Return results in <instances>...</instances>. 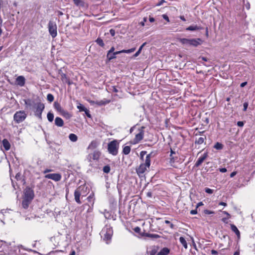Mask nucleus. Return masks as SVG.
Listing matches in <instances>:
<instances>
[{
    "mask_svg": "<svg viewBox=\"0 0 255 255\" xmlns=\"http://www.w3.org/2000/svg\"><path fill=\"white\" fill-rule=\"evenodd\" d=\"M48 31L51 36L54 38L57 36V25L55 22L50 21L48 23Z\"/></svg>",
    "mask_w": 255,
    "mask_h": 255,
    "instance_id": "6e6552de",
    "label": "nucleus"
},
{
    "mask_svg": "<svg viewBox=\"0 0 255 255\" xmlns=\"http://www.w3.org/2000/svg\"><path fill=\"white\" fill-rule=\"evenodd\" d=\"M166 1L164 0H161L156 5L157 6H160L163 4L164 2H165Z\"/></svg>",
    "mask_w": 255,
    "mask_h": 255,
    "instance_id": "4d7b16f0",
    "label": "nucleus"
},
{
    "mask_svg": "<svg viewBox=\"0 0 255 255\" xmlns=\"http://www.w3.org/2000/svg\"><path fill=\"white\" fill-rule=\"evenodd\" d=\"M151 153L148 154L145 157V162L141 163L139 167L136 169L137 174L139 176L142 175L149 168L150 165Z\"/></svg>",
    "mask_w": 255,
    "mask_h": 255,
    "instance_id": "f03ea898",
    "label": "nucleus"
},
{
    "mask_svg": "<svg viewBox=\"0 0 255 255\" xmlns=\"http://www.w3.org/2000/svg\"><path fill=\"white\" fill-rule=\"evenodd\" d=\"M94 194H92L90 195H89L87 197V200L91 204V205H93L94 203Z\"/></svg>",
    "mask_w": 255,
    "mask_h": 255,
    "instance_id": "bb28decb",
    "label": "nucleus"
},
{
    "mask_svg": "<svg viewBox=\"0 0 255 255\" xmlns=\"http://www.w3.org/2000/svg\"><path fill=\"white\" fill-rule=\"evenodd\" d=\"M107 57L109 61L116 58L115 52L112 53H107Z\"/></svg>",
    "mask_w": 255,
    "mask_h": 255,
    "instance_id": "7c9ffc66",
    "label": "nucleus"
},
{
    "mask_svg": "<svg viewBox=\"0 0 255 255\" xmlns=\"http://www.w3.org/2000/svg\"><path fill=\"white\" fill-rule=\"evenodd\" d=\"M87 187H86L85 185H81L78 188H77L74 192V198L75 201L78 203L81 204V202L80 200V197L81 195H82L83 196H85L84 195H83L84 193V191L85 189H87Z\"/></svg>",
    "mask_w": 255,
    "mask_h": 255,
    "instance_id": "423d86ee",
    "label": "nucleus"
},
{
    "mask_svg": "<svg viewBox=\"0 0 255 255\" xmlns=\"http://www.w3.org/2000/svg\"><path fill=\"white\" fill-rule=\"evenodd\" d=\"M146 236L148 237H150L151 238H154V239H157L160 237V236L158 235L157 234H146Z\"/></svg>",
    "mask_w": 255,
    "mask_h": 255,
    "instance_id": "f704fd0d",
    "label": "nucleus"
},
{
    "mask_svg": "<svg viewBox=\"0 0 255 255\" xmlns=\"http://www.w3.org/2000/svg\"><path fill=\"white\" fill-rule=\"evenodd\" d=\"M208 156L207 153H204L201 156H200L197 161H196V163L195 164L194 166L195 167H198L207 158Z\"/></svg>",
    "mask_w": 255,
    "mask_h": 255,
    "instance_id": "ddd939ff",
    "label": "nucleus"
},
{
    "mask_svg": "<svg viewBox=\"0 0 255 255\" xmlns=\"http://www.w3.org/2000/svg\"><path fill=\"white\" fill-rule=\"evenodd\" d=\"M36 111H35V115L39 119H42V113L44 109V105L41 103H37L34 104Z\"/></svg>",
    "mask_w": 255,
    "mask_h": 255,
    "instance_id": "1a4fd4ad",
    "label": "nucleus"
},
{
    "mask_svg": "<svg viewBox=\"0 0 255 255\" xmlns=\"http://www.w3.org/2000/svg\"><path fill=\"white\" fill-rule=\"evenodd\" d=\"M119 143L116 140H114L109 143L108 150L110 154L116 155L118 153Z\"/></svg>",
    "mask_w": 255,
    "mask_h": 255,
    "instance_id": "39448f33",
    "label": "nucleus"
},
{
    "mask_svg": "<svg viewBox=\"0 0 255 255\" xmlns=\"http://www.w3.org/2000/svg\"><path fill=\"white\" fill-rule=\"evenodd\" d=\"M77 108L80 111L87 112V109L82 105L78 106Z\"/></svg>",
    "mask_w": 255,
    "mask_h": 255,
    "instance_id": "a19ab883",
    "label": "nucleus"
},
{
    "mask_svg": "<svg viewBox=\"0 0 255 255\" xmlns=\"http://www.w3.org/2000/svg\"><path fill=\"white\" fill-rule=\"evenodd\" d=\"M112 88V90L113 91V92L115 93L118 92L119 91L115 86H113Z\"/></svg>",
    "mask_w": 255,
    "mask_h": 255,
    "instance_id": "6e6d98bb",
    "label": "nucleus"
},
{
    "mask_svg": "<svg viewBox=\"0 0 255 255\" xmlns=\"http://www.w3.org/2000/svg\"><path fill=\"white\" fill-rule=\"evenodd\" d=\"M142 49V47H140L139 48L138 50H137V51L134 54L133 56L134 57L138 56L139 55V54L140 53Z\"/></svg>",
    "mask_w": 255,
    "mask_h": 255,
    "instance_id": "79ce46f5",
    "label": "nucleus"
},
{
    "mask_svg": "<svg viewBox=\"0 0 255 255\" xmlns=\"http://www.w3.org/2000/svg\"><path fill=\"white\" fill-rule=\"evenodd\" d=\"M203 205V204L202 202H199L196 205V208H198L199 207H200V206H202Z\"/></svg>",
    "mask_w": 255,
    "mask_h": 255,
    "instance_id": "774afa93",
    "label": "nucleus"
},
{
    "mask_svg": "<svg viewBox=\"0 0 255 255\" xmlns=\"http://www.w3.org/2000/svg\"><path fill=\"white\" fill-rule=\"evenodd\" d=\"M111 101L110 100H107V99H104L103 100H101L100 101H97L95 102L96 104H97L99 106H103L105 105L106 104H108L110 103Z\"/></svg>",
    "mask_w": 255,
    "mask_h": 255,
    "instance_id": "aec40b11",
    "label": "nucleus"
},
{
    "mask_svg": "<svg viewBox=\"0 0 255 255\" xmlns=\"http://www.w3.org/2000/svg\"><path fill=\"white\" fill-rule=\"evenodd\" d=\"M47 119L50 122H52L53 121V119H54V115L50 113V112H49L48 114H47Z\"/></svg>",
    "mask_w": 255,
    "mask_h": 255,
    "instance_id": "72a5a7b5",
    "label": "nucleus"
},
{
    "mask_svg": "<svg viewBox=\"0 0 255 255\" xmlns=\"http://www.w3.org/2000/svg\"><path fill=\"white\" fill-rule=\"evenodd\" d=\"M162 17L165 19L166 20L167 22H169V18L168 17V16L166 15V14H163L162 15Z\"/></svg>",
    "mask_w": 255,
    "mask_h": 255,
    "instance_id": "603ef678",
    "label": "nucleus"
},
{
    "mask_svg": "<svg viewBox=\"0 0 255 255\" xmlns=\"http://www.w3.org/2000/svg\"><path fill=\"white\" fill-rule=\"evenodd\" d=\"M205 191L206 193H209V194H212L213 192V190L212 189H211L208 188H205Z\"/></svg>",
    "mask_w": 255,
    "mask_h": 255,
    "instance_id": "a18cd8bd",
    "label": "nucleus"
},
{
    "mask_svg": "<svg viewBox=\"0 0 255 255\" xmlns=\"http://www.w3.org/2000/svg\"><path fill=\"white\" fill-rule=\"evenodd\" d=\"M111 170V168L109 165H106L103 167V171L106 173H108L110 172Z\"/></svg>",
    "mask_w": 255,
    "mask_h": 255,
    "instance_id": "c9c22d12",
    "label": "nucleus"
},
{
    "mask_svg": "<svg viewBox=\"0 0 255 255\" xmlns=\"http://www.w3.org/2000/svg\"><path fill=\"white\" fill-rule=\"evenodd\" d=\"M179 41L183 45L186 46H193L197 47L202 44L203 41L201 38H179Z\"/></svg>",
    "mask_w": 255,
    "mask_h": 255,
    "instance_id": "f257e3e1",
    "label": "nucleus"
},
{
    "mask_svg": "<svg viewBox=\"0 0 255 255\" xmlns=\"http://www.w3.org/2000/svg\"><path fill=\"white\" fill-rule=\"evenodd\" d=\"M113 230L110 225H106L102 229L100 235L104 240L107 241L108 244V241L111 239L113 235Z\"/></svg>",
    "mask_w": 255,
    "mask_h": 255,
    "instance_id": "7ed1b4c3",
    "label": "nucleus"
},
{
    "mask_svg": "<svg viewBox=\"0 0 255 255\" xmlns=\"http://www.w3.org/2000/svg\"><path fill=\"white\" fill-rule=\"evenodd\" d=\"M130 151V147L129 146H125L123 148V152L126 155L129 154Z\"/></svg>",
    "mask_w": 255,
    "mask_h": 255,
    "instance_id": "cd10ccee",
    "label": "nucleus"
},
{
    "mask_svg": "<svg viewBox=\"0 0 255 255\" xmlns=\"http://www.w3.org/2000/svg\"><path fill=\"white\" fill-rule=\"evenodd\" d=\"M146 154V151H141L140 153V159L141 160H143V156L144 155H145Z\"/></svg>",
    "mask_w": 255,
    "mask_h": 255,
    "instance_id": "37998d69",
    "label": "nucleus"
},
{
    "mask_svg": "<svg viewBox=\"0 0 255 255\" xmlns=\"http://www.w3.org/2000/svg\"><path fill=\"white\" fill-rule=\"evenodd\" d=\"M114 50H115V48L114 47H112L111 48L110 50L108 52V53H112L115 52Z\"/></svg>",
    "mask_w": 255,
    "mask_h": 255,
    "instance_id": "bf43d9fd",
    "label": "nucleus"
},
{
    "mask_svg": "<svg viewBox=\"0 0 255 255\" xmlns=\"http://www.w3.org/2000/svg\"><path fill=\"white\" fill-rule=\"evenodd\" d=\"M54 106L55 109L57 112L60 113V114L64 111V110L61 107L60 105L56 102L54 103Z\"/></svg>",
    "mask_w": 255,
    "mask_h": 255,
    "instance_id": "412c9836",
    "label": "nucleus"
},
{
    "mask_svg": "<svg viewBox=\"0 0 255 255\" xmlns=\"http://www.w3.org/2000/svg\"><path fill=\"white\" fill-rule=\"evenodd\" d=\"M25 81V78L22 76H19L16 79V84L20 86H24Z\"/></svg>",
    "mask_w": 255,
    "mask_h": 255,
    "instance_id": "4468645a",
    "label": "nucleus"
},
{
    "mask_svg": "<svg viewBox=\"0 0 255 255\" xmlns=\"http://www.w3.org/2000/svg\"><path fill=\"white\" fill-rule=\"evenodd\" d=\"M74 4L78 6H83L84 2L82 0H73Z\"/></svg>",
    "mask_w": 255,
    "mask_h": 255,
    "instance_id": "c756f323",
    "label": "nucleus"
},
{
    "mask_svg": "<svg viewBox=\"0 0 255 255\" xmlns=\"http://www.w3.org/2000/svg\"><path fill=\"white\" fill-rule=\"evenodd\" d=\"M45 178L52 179L55 181H59L61 179L62 176L59 173H52L45 175Z\"/></svg>",
    "mask_w": 255,
    "mask_h": 255,
    "instance_id": "f8f14e48",
    "label": "nucleus"
},
{
    "mask_svg": "<svg viewBox=\"0 0 255 255\" xmlns=\"http://www.w3.org/2000/svg\"><path fill=\"white\" fill-rule=\"evenodd\" d=\"M52 171V170L51 169H46L45 170L43 171V173L45 174V173H47L48 172H51Z\"/></svg>",
    "mask_w": 255,
    "mask_h": 255,
    "instance_id": "052dcab7",
    "label": "nucleus"
},
{
    "mask_svg": "<svg viewBox=\"0 0 255 255\" xmlns=\"http://www.w3.org/2000/svg\"><path fill=\"white\" fill-rule=\"evenodd\" d=\"M204 212L205 214H208V215L212 214H214V212L213 211H210V210H205Z\"/></svg>",
    "mask_w": 255,
    "mask_h": 255,
    "instance_id": "de8ad7c7",
    "label": "nucleus"
},
{
    "mask_svg": "<svg viewBox=\"0 0 255 255\" xmlns=\"http://www.w3.org/2000/svg\"><path fill=\"white\" fill-rule=\"evenodd\" d=\"M2 144L6 150H8V149H9L10 145L7 139H4L2 140Z\"/></svg>",
    "mask_w": 255,
    "mask_h": 255,
    "instance_id": "5701e85b",
    "label": "nucleus"
},
{
    "mask_svg": "<svg viewBox=\"0 0 255 255\" xmlns=\"http://www.w3.org/2000/svg\"><path fill=\"white\" fill-rule=\"evenodd\" d=\"M134 231L135 232V233H139L140 232V228L138 227H136L134 228L133 229Z\"/></svg>",
    "mask_w": 255,
    "mask_h": 255,
    "instance_id": "8fccbe9b",
    "label": "nucleus"
},
{
    "mask_svg": "<svg viewBox=\"0 0 255 255\" xmlns=\"http://www.w3.org/2000/svg\"><path fill=\"white\" fill-rule=\"evenodd\" d=\"M96 41L97 43V44H98L100 46H101V47H104V43L103 41V40L102 39H101L100 38H98L97 39Z\"/></svg>",
    "mask_w": 255,
    "mask_h": 255,
    "instance_id": "e433bc0d",
    "label": "nucleus"
},
{
    "mask_svg": "<svg viewBox=\"0 0 255 255\" xmlns=\"http://www.w3.org/2000/svg\"><path fill=\"white\" fill-rule=\"evenodd\" d=\"M27 117V114L24 111H19L15 112L13 115V121L16 124L23 122Z\"/></svg>",
    "mask_w": 255,
    "mask_h": 255,
    "instance_id": "20e7f679",
    "label": "nucleus"
},
{
    "mask_svg": "<svg viewBox=\"0 0 255 255\" xmlns=\"http://www.w3.org/2000/svg\"><path fill=\"white\" fill-rule=\"evenodd\" d=\"M190 214L191 215H195L196 214H197V209H195V210H192L190 211Z\"/></svg>",
    "mask_w": 255,
    "mask_h": 255,
    "instance_id": "5fc2aeb1",
    "label": "nucleus"
},
{
    "mask_svg": "<svg viewBox=\"0 0 255 255\" xmlns=\"http://www.w3.org/2000/svg\"><path fill=\"white\" fill-rule=\"evenodd\" d=\"M31 202V201L23 198V200L22 201V207L25 209H27Z\"/></svg>",
    "mask_w": 255,
    "mask_h": 255,
    "instance_id": "f3484780",
    "label": "nucleus"
},
{
    "mask_svg": "<svg viewBox=\"0 0 255 255\" xmlns=\"http://www.w3.org/2000/svg\"><path fill=\"white\" fill-rule=\"evenodd\" d=\"M25 104L30 107L33 106V104L31 102L30 100H25Z\"/></svg>",
    "mask_w": 255,
    "mask_h": 255,
    "instance_id": "49530a36",
    "label": "nucleus"
},
{
    "mask_svg": "<svg viewBox=\"0 0 255 255\" xmlns=\"http://www.w3.org/2000/svg\"><path fill=\"white\" fill-rule=\"evenodd\" d=\"M170 250L167 248H164L157 253V255H167L169 254Z\"/></svg>",
    "mask_w": 255,
    "mask_h": 255,
    "instance_id": "6ab92c4d",
    "label": "nucleus"
},
{
    "mask_svg": "<svg viewBox=\"0 0 255 255\" xmlns=\"http://www.w3.org/2000/svg\"><path fill=\"white\" fill-rule=\"evenodd\" d=\"M219 171L221 172L225 173V172H226L227 171V169L225 168H219Z\"/></svg>",
    "mask_w": 255,
    "mask_h": 255,
    "instance_id": "13d9d810",
    "label": "nucleus"
},
{
    "mask_svg": "<svg viewBox=\"0 0 255 255\" xmlns=\"http://www.w3.org/2000/svg\"><path fill=\"white\" fill-rule=\"evenodd\" d=\"M144 127H142L138 129V132L135 135V137L133 140V144L138 143L143 139L144 134Z\"/></svg>",
    "mask_w": 255,
    "mask_h": 255,
    "instance_id": "9d476101",
    "label": "nucleus"
},
{
    "mask_svg": "<svg viewBox=\"0 0 255 255\" xmlns=\"http://www.w3.org/2000/svg\"><path fill=\"white\" fill-rule=\"evenodd\" d=\"M206 139V137H200L197 139L195 141V143H197L198 144H201L204 142V141Z\"/></svg>",
    "mask_w": 255,
    "mask_h": 255,
    "instance_id": "2f4dec72",
    "label": "nucleus"
},
{
    "mask_svg": "<svg viewBox=\"0 0 255 255\" xmlns=\"http://www.w3.org/2000/svg\"><path fill=\"white\" fill-rule=\"evenodd\" d=\"M243 106H244L243 111H246L247 109L248 108V102L244 103L243 104Z\"/></svg>",
    "mask_w": 255,
    "mask_h": 255,
    "instance_id": "09e8293b",
    "label": "nucleus"
},
{
    "mask_svg": "<svg viewBox=\"0 0 255 255\" xmlns=\"http://www.w3.org/2000/svg\"><path fill=\"white\" fill-rule=\"evenodd\" d=\"M244 125V123L242 121H239L237 122V126L240 127H243Z\"/></svg>",
    "mask_w": 255,
    "mask_h": 255,
    "instance_id": "3c124183",
    "label": "nucleus"
},
{
    "mask_svg": "<svg viewBox=\"0 0 255 255\" xmlns=\"http://www.w3.org/2000/svg\"><path fill=\"white\" fill-rule=\"evenodd\" d=\"M87 112H85L87 117L91 118V115L89 113V111L87 109Z\"/></svg>",
    "mask_w": 255,
    "mask_h": 255,
    "instance_id": "69168bd1",
    "label": "nucleus"
},
{
    "mask_svg": "<svg viewBox=\"0 0 255 255\" xmlns=\"http://www.w3.org/2000/svg\"><path fill=\"white\" fill-rule=\"evenodd\" d=\"M179 241H180V243L184 247L185 249H187V247H188L187 243L186 242V241L184 239V238H183V237H180L179 238Z\"/></svg>",
    "mask_w": 255,
    "mask_h": 255,
    "instance_id": "b1692460",
    "label": "nucleus"
},
{
    "mask_svg": "<svg viewBox=\"0 0 255 255\" xmlns=\"http://www.w3.org/2000/svg\"><path fill=\"white\" fill-rule=\"evenodd\" d=\"M98 145L97 142L96 141H92L89 145L88 148L90 149H95Z\"/></svg>",
    "mask_w": 255,
    "mask_h": 255,
    "instance_id": "393cba45",
    "label": "nucleus"
},
{
    "mask_svg": "<svg viewBox=\"0 0 255 255\" xmlns=\"http://www.w3.org/2000/svg\"><path fill=\"white\" fill-rule=\"evenodd\" d=\"M69 138L71 141L75 142L78 139L77 136L74 133H70L69 135Z\"/></svg>",
    "mask_w": 255,
    "mask_h": 255,
    "instance_id": "a878e982",
    "label": "nucleus"
},
{
    "mask_svg": "<svg viewBox=\"0 0 255 255\" xmlns=\"http://www.w3.org/2000/svg\"><path fill=\"white\" fill-rule=\"evenodd\" d=\"M61 115L67 119H69L71 117V115L66 111H64Z\"/></svg>",
    "mask_w": 255,
    "mask_h": 255,
    "instance_id": "c85d7f7f",
    "label": "nucleus"
},
{
    "mask_svg": "<svg viewBox=\"0 0 255 255\" xmlns=\"http://www.w3.org/2000/svg\"><path fill=\"white\" fill-rule=\"evenodd\" d=\"M231 228L232 230L234 232H235V233L238 237V238H240V231H239V230L238 229V228H237V227L235 225L232 224V225H231Z\"/></svg>",
    "mask_w": 255,
    "mask_h": 255,
    "instance_id": "4be33fe9",
    "label": "nucleus"
},
{
    "mask_svg": "<svg viewBox=\"0 0 255 255\" xmlns=\"http://www.w3.org/2000/svg\"><path fill=\"white\" fill-rule=\"evenodd\" d=\"M110 33L112 36H114L115 35V30L113 29H111L110 30Z\"/></svg>",
    "mask_w": 255,
    "mask_h": 255,
    "instance_id": "864d4df0",
    "label": "nucleus"
},
{
    "mask_svg": "<svg viewBox=\"0 0 255 255\" xmlns=\"http://www.w3.org/2000/svg\"><path fill=\"white\" fill-rule=\"evenodd\" d=\"M202 27L199 26L197 25H192L188 26L186 28V30L187 31H195L202 29Z\"/></svg>",
    "mask_w": 255,
    "mask_h": 255,
    "instance_id": "2eb2a0df",
    "label": "nucleus"
},
{
    "mask_svg": "<svg viewBox=\"0 0 255 255\" xmlns=\"http://www.w3.org/2000/svg\"><path fill=\"white\" fill-rule=\"evenodd\" d=\"M211 254L214 255H217L218 253L217 251L213 250L211 251Z\"/></svg>",
    "mask_w": 255,
    "mask_h": 255,
    "instance_id": "680f3d73",
    "label": "nucleus"
},
{
    "mask_svg": "<svg viewBox=\"0 0 255 255\" xmlns=\"http://www.w3.org/2000/svg\"><path fill=\"white\" fill-rule=\"evenodd\" d=\"M175 151H174L172 149H171L170 155V162H174V157L172 156V155L173 154H175Z\"/></svg>",
    "mask_w": 255,
    "mask_h": 255,
    "instance_id": "ea45409f",
    "label": "nucleus"
},
{
    "mask_svg": "<svg viewBox=\"0 0 255 255\" xmlns=\"http://www.w3.org/2000/svg\"><path fill=\"white\" fill-rule=\"evenodd\" d=\"M59 74L61 75V79L63 83H65L66 82H68L69 79L67 77L65 74L62 72L61 70H59Z\"/></svg>",
    "mask_w": 255,
    "mask_h": 255,
    "instance_id": "a211bd4d",
    "label": "nucleus"
},
{
    "mask_svg": "<svg viewBox=\"0 0 255 255\" xmlns=\"http://www.w3.org/2000/svg\"><path fill=\"white\" fill-rule=\"evenodd\" d=\"M34 197V191L32 189L29 187H26L23 191V198L31 201Z\"/></svg>",
    "mask_w": 255,
    "mask_h": 255,
    "instance_id": "0eeeda50",
    "label": "nucleus"
},
{
    "mask_svg": "<svg viewBox=\"0 0 255 255\" xmlns=\"http://www.w3.org/2000/svg\"><path fill=\"white\" fill-rule=\"evenodd\" d=\"M247 84V82H243L242 83H241L240 86L241 87H245L246 85Z\"/></svg>",
    "mask_w": 255,
    "mask_h": 255,
    "instance_id": "338daca9",
    "label": "nucleus"
},
{
    "mask_svg": "<svg viewBox=\"0 0 255 255\" xmlns=\"http://www.w3.org/2000/svg\"><path fill=\"white\" fill-rule=\"evenodd\" d=\"M214 147L216 149L220 150L223 148V145L220 142H217L214 145Z\"/></svg>",
    "mask_w": 255,
    "mask_h": 255,
    "instance_id": "473e14b6",
    "label": "nucleus"
},
{
    "mask_svg": "<svg viewBox=\"0 0 255 255\" xmlns=\"http://www.w3.org/2000/svg\"><path fill=\"white\" fill-rule=\"evenodd\" d=\"M246 7L247 9H249L250 8V4L249 2H247L246 4H245Z\"/></svg>",
    "mask_w": 255,
    "mask_h": 255,
    "instance_id": "e2e57ef3",
    "label": "nucleus"
},
{
    "mask_svg": "<svg viewBox=\"0 0 255 255\" xmlns=\"http://www.w3.org/2000/svg\"><path fill=\"white\" fill-rule=\"evenodd\" d=\"M135 50V48H132L128 50H122L123 53H130L134 52Z\"/></svg>",
    "mask_w": 255,
    "mask_h": 255,
    "instance_id": "58836bf2",
    "label": "nucleus"
},
{
    "mask_svg": "<svg viewBox=\"0 0 255 255\" xmlns=\"http://www.w3.org/2000/svg\"><path fill=\"white\" fill-rule=\"evenodd\" d=\"M55 124L57 127H61L63 126L64 122L61 118L59 117H56L55 119Z\"/></svg>",
    "mask_w": 255,
    "mask_h": 255,
    "instance_id": "dca6fc26",
    "label": "nucleus"
},
{
    "mask_svg": "<svg viewBox=\"0 0 255 255\" xmlns=\"http://www.w3.org/2000/svg\"><path fill=\"white\" fill-rule=\"evenodd\" d=\"M101 152L95 150L93 153L89 154L87 157L89 162H92L93 160H98L100 156Z\"/></svg>",
    "mask_w": 255,
    "mask_h": 255,
    "instance_id": "9b49d317",
    "label": "nucleus"
},
{
    "mask_svg": "<svg viewBox=\"0 0 255 255\" xmlns=\"http://www.w3.org/2000/svg\"><path fill=\"white\" fill-rule=\"evenodd\" d=\"M47 100L49 102H52L54 100V96L51 94H48L47 96Z\"/></svg>",
    "mask_w": 255,
    "mask_h": 255,
    "instance_id": "4c0bfd02",
    "label": "nucleus"
},
{
    "mask_svg": "<svg viewBox=\"0 0 255 255\" xmlns=\"http://www.w3.org/2000/svg\"><path fill=\"white\" fill-rule=\"evenodd\" d=\"M165 223L166 224H168L170 226V227L171 228V229H173L174 228V225L173 224H172L168 220H165Z\"/></svg>",
    "mask_w": 255,
    "mask_h": 255,
    "instance_id": "c03bdc74",
    "label": "nucleus"
},
{
    "mask_svg": "<svg viewBox=\"0 0 255 255\" xmlns=\"http://www.w3.org/2000/svg\"><path fill=\"white\" fill-rule=\"evenodd\" d=\"M237 174V172L236 171H234L232 173H231L230 174V177H233L234 176H235Z\"/></svg>",
    "mask_w": 255,
    "mask_h": 255,
    "instance_id": "0e129e2a",
    "label": "nucleus"
}]
</instances>
